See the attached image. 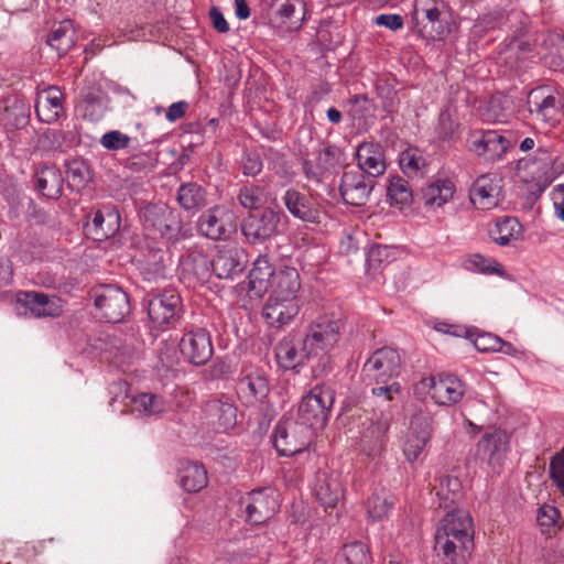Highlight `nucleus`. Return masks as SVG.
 <instances>
[{
    "instance_id": "obj_36",
    "label": "nucleus",
    "mask_w": 564,
    "mask_h": 564,
    "mask_svg": "<svg viewBox=\"0 0 564 564\" xmlns=\"http://www.w3.org/2000/svg\"><path fill=\"white\" fill-rule=\"evenodd\" d=\"M301 289L300 273L293 267L280 265L269 290L271 295L299 297Z\"/></svg>"
},
{
    "instance_id": "obj_62",
    "label": "nucleus",
    "mask_w": 564,
    "mask_h": 564,
    "mask_svg": "<svg viewBox=\"0 0 564 564\" xmlns=\"http://www.w3.org/2000/svg\"><path fill=\"white\" fill-rule=\"evenodd\" d=\"M263 169V162L259 153L246 151L241 158V170L246 176H257Z\"/></svg>"
},
{
    "instance_id": "obj_3",
    "label": "nucleus",
    "mask_w": 564,
    "mask_h": 564,
    "mask_svg": "<svg viewBox=\"0 0 564 564\" xmlns=\"http://www.w3.org/2000/svg\"><path fill=\"white\" fill-rule=\"evenodd\" d=\"M530 26L531 19L525 12L499 4L487 7L478 15L473 25V32L482 36L490 31H506L509 33L511 41H516L527 35Z\"/></svg>"
},
{
    "instance_id": "obj_57",
    "label": "nucleus",
    "mask_w": 564,
    "mask_h": 564,
    "mask_svg": "<svg viewBox=\"0 0 564 564\" xmlns=\"http://www.w3.org/2000/svg\"><path fill=\"white\" fill-rule=\"evenodd\" d=\"M349 115L354 120H361L371 111L372 102L367 95H354L348 99Z\"/></svg>"
},
{
    "instance_id": "obj_44",
    "label": "nucleus",
    "mask_w": 564,
    "mask_h": 564,
    "mask_svg": "<svg viewBox=\"0 0 564 564\" xmlns=\"http://www.w3.org/2000/svg\"><path fill=\"white\" fill-rule=\"evenodd\" d=\"M207 471L202 464L187 463L180 471L181 487L187 492H197L207 486Z\"/></svg>"
},
{
    "instance_id": "obj_55",
    "label": "nucleus",
    "mask_w": 564,
    "mask_h": 564,
    "mask_svg": "<svg viewBox=\"0 0 564 564\" xmlns=\"http://www.w3.org/2000/svg\"><path fill=\"white\" fill-rule=\"evenodd\" d=\"M110 401L109 405L113 411L124 412L126 400L129 398V383L124 380L113 381L109 386Z\"/></svg>"
},
{
    "instance_id": "obj_34",
    "label": "nucleus",
    "mask_w": 564,
    "mask_h": 564,
    "mask_svg": "<svg viewBox=\"0 0 564 564\" xmlns=\"http://www.w3.org/2000/svg\"><path fill=\"white\" fill-rule=\"evenodd\" d=\"M563 167L555 151L539 147L532 161L531 174L549 184L562 173Z\"/></svg>"
},
{
    "instance_id": "obj_2",
    "label": "nucleus",
    "mask_w": 564,
    "mask_h": 564,
    "mask_svg": "<svg viewBox=\"0 0 564 564\" xmlns=\"http://www.w3.org/2000/svg\"><path fill=\"white\" fill-rule=\"evenodd\" d=\"M453 17L444 0H415L411 31L429 41H442L451 33Z\"/></svg>"
},
{
    "instance_id": "obj_20",
    "label": "nucleus",
    "mask_w": 564,
    "mask_h": 564,
    "mask_svg": "<svg viewBox=\"0 0 564 564\" xmlns=\"http://www.w3.org/2000/svg\"><path fill=\"white\" fill-rule=\"evenodd\" d=\"M246 505L247 520L251 524H262L279 510L278 495L269 488L252 490L242 501Z\"/></svg>"
},
{
    "instance_id": "obj_53",
    "label": "nucleus",
    "mask_w": 564,
    "mask_h": 564,
    "mask_svg": "<svg viewBox=\"0 0 564 564\" xmlns=\"http://www.w3.org/2000/svg\"><path fill=\"white\" fill-rule=\"evenodd\" d=\"M53 145L62 151H67L80 143V133L77 124H67L65 129L52 132Z\"/></svg>"
},
{
    "instance_id": "obj_15",
    "label": "nucleus",
    "mask_w": 564,
    "mask_h": 564,
    "mask_svg": "<svg viewBox=\"0 0 564 564\" xmlns=\"http://www.w3.org/2000/svg\"><path fill=\"white\" fill-rule=\"evenodd\" d=\"M528 107L531 115L536 119L554 127L562 117V100L549 86H540L530 90L528 95Z\"/></svg>"
},
{
    "instance_id": "obj_47",
    "label": "nucleus",
    "mask_w": 564,
    "mask_h": 564,
    "mask_svg": "<svg viewBox=\"0 0 564 564\" xmlns=\"http://www.w3.org/2000/svg\"><path fill=\"white\" fill-rule=\"evenodd\" d=\"M340 564H371L372 557L369 547L360 542L346 543L337 554Z\"/></svg>"
},
{
    "instance_id": "obj_16",
    "label": "nucleus",
    "mask_w": 564,
    "mask_h": 564,
    "mask_svg": "<svg viewBox=\"0 0 564 564\" xmlns=\"http://www.w3.org/2000/svg\"><path fill=\"white\" fill-rule=\"evenodd\" d=\"M423 389L438 405L449 406L458 403L465 395V383L454 375H438L420 381Z\"/></svg>"
},
{
    "instance_id": "obj_8",
    "label": "nucleus",
    "mask_w": 564,
    "mask_h": 564,
    "mask_svg": "<svg viewBox=\"0 0 564 564\" xmlns=\"http://www.w3.org/2000/svg\"><path fill=\"white\" fill-rule=\"evenodd\" d=\"M339 337L340 322L332 316H319L312 322L303 338L304 350L312 357L322 356V359L328 360V352L337 345Z\"/></svg>"
},
{
    "instance_id": "obj_10",
    "label": "nucleus",
    "mask_w": 564,
    "mask_h": 564,
    "mask_svg": "<svg viewBox=\"0 0 564 564\" xmlns=\"http://www.w3.org/2000/svg\"><path fill=\"white\" fill-rule=\"evenodd\" d=\"M95 306L109 323H120L130 314V299L122 288L104 284L94 289Z\"/></svg>"
},
{
    "instance_id": "obj_38",
    "label": "nucleus",
    "mask_w": 564,
    "mask_h": 564,
    "mask_svg": "<svg viewBox=\"0 0 564 564\" xmlns=\"http://www.w3.org/2000/svg\"><path fill=\"white\" fill-rule=\"evenodd\" d=\"M28 119L29 108L22 98L12 96L3 100L0 121L6 128L20 129L28 123Z\"/></svg>"
},
{
    "instance_id": "obj_24",
    "label": "nucleus",
    "mask_w": 564,
    "mask_h": 564,
    "mask_svg": "<svg viewBox=\"0 0 564 564\" xmlns=\"http://www.w3.org/2000/svg\"><path fill=\"white\" fill-rule=\"evenodd\" d=\"M501 180L495 174H484L477 177L469 189L471 204L482 210L497 207L501 200Z\"/></svg>"
},
{
    "instance_id": "obj_11",
    "label": "nucleus",
    "mask_w": 564,
    "mask_h": 564,
    "mask_svg": "<svg viewBox=\"0 0 564 564\" xmlns=\"http://www.w3.org/2000/svg\"><path fill=\"white\" fill-rule=\"evenodd\" d=\"M362 372L373 384L388 383L401 373V357L392 347L376 349L366 360Z\"/></svg>"
},
{
    "instance_id": "obj_32",
    "label": "nucleus",
    "mask_w": 564,
    "mask_h": 564,
    "mask_svg": "<svg viewBox=\"0 0 564 564\" xmlns=\"http://www.w3.org/2000/svg\"><path fill=\"white\" fill-rule=\"evenodd\" d=\"M204 413L217 432H228L237 423V408L218 399L207 401Z\"/></svg>"
},
{
    "instance_id": "obj_35",
    "label": "nucleus",
    "mask_w": 564,
    "mask_h": 564,
    "mask_svg": "<svg viewBox=\"0 0 564 564\" xmlns=\"http://www.w3.org/2000/svg\"><path fill=\"white\" fill-rule=\"evenodd\" d=\"M64 177L55 165L44 166L35 173V188L42 196L58 199L63 194Z\"/></svg>"
},
{
    "instance_id": "obj_26",
    "label": "nucleus",
    "mask_w": 564,
    "mask_h": 564,
    "mask_svg": "<svg viewBox=\"0 0 564 564\" xmlns=\"http://www.w3.org/2000/svg\"><path fill=\"white\" fill-rule=\"evenodd\" d=\"M172 262V254L165 243H162V246L148 245L140 264V271L144 280L149 282L158 281L166 278Z\"/></svg>"
},
{
    "instance_id": "obj_45",
    "label": "nucleus",
    "mask_w": 564,
    "mask_h": 564,
    "mask_svg": "<svg viewBox=\"0 0 564 564\" xmlns=\"http://www.w3.org/2000/svg\"><path fill=\"white\" fill-rule=\"evenodd\" d=\"M75 31L70 20H64L55 26L47 36L46 43L59 56L65 55L74 45Z\"/></svg>"
},
{
    "instance_id": "obj_7",
    "label": "nucleus",
    "mask_w": 564,
    "mask_h": 564,
    "mask_svg": "<svg viewBox=\"0 0 564 564\" xmlns=\"http://www.w3.org/2000/svg\"><path fill=\"white\" fill-rule=\"evenodd\" d=\"M286 216L282 210L265 207L248 215L241 224V231L251 243H263L284 230Z\"/></svg>"
},
{
    "instance_id": "obj_1",
    "label": "nucleus",
    "mask_w": 564,
    "mask_h": 564,
    "mask_svg": "<svg viewBox=\"0 0 564 564\" xmlns=\"http://www.w3.org/2000/svg\"><path fill=\"white\" fill-rule=\"evenodd\" d=\"M474 534V522L468 511H448L434 535V550L442 564H467L475 547Z\"/></svg>"
},
{
    "instance_id": "obj_43",
    "label": "nucleus",
    "mask_w": 564,
    "mask_h": 564,
    "mask_svg": "<svg viewBox=\"0 0 564 564\" xmlns=\"http://www.w3.org/2000/svg\"><path fill=\"white\" fill-rule=\"evenodd\" d=\"M183 274L192 276L197 282L208 280L212 269V260L202 252H191L181 260Z\"/></svg>"
},
{
    "instance_id": "obj_37",
    "label": "nucleus",
    "mask_w": 564,
    "mask_h": 564,
    "mask_svg": "<svg viewBox=\"0 0 564 564\" xmlns=\"http://www.w3.org/2000/svg\"><path fill=\"white\" fill-rule=\"evenodd\" d=\"M278 268H273L268 256L260 254L253 262L249 272V286L256 294L261 295L269 291Z\"/></svg>"
},
{
    "instance_id": "obj_19",
    "label": "nucleus",
    "mask_w": 564,
    "mask_h": 564,
    "mask_svg": "<svg viewBox=\"0 0 564 564\" xmlns=\"http://www.w3.org/2000/svg\"><path fill=\"white\" fill-rule=\"evenodd\" d=\"M468 141L470 151L491 162L501 160L511 145V142L496 130L474 131Z\"/></svg>"
},
{
    "instance_id": "obj_61",
    "label": "nucleus",
    "mask_w": 564,
    "mask_h": 564,
    "mask_svg": "<svg viewBox=\"0 0 564 564\" xmlns=\"http://www.w3.org/2000/svg\"><path fill=\"white\" fill-rule=\"evenodd\" d=\"M100 143L107 150L117 151L128 148L130 138L118 130H112L101 137Z\"/></svg>"
},
{
    "instance_id": "obj_9",
    "label": "nucleus",
    "mask_w": 564,
    "mask_h": 564,
    "mask_svg": "<svg viewBox=\"0 0 564 564\" xmlns=\"http://www.w3.org/2000/svg\"><path fill=\"white\" fill-rule=\"evenodd\" d=\"M314 432L297 421H279L272 433L273 446L281 456H293L307 448Z\"/></svg>"
},
{
    "instance_id": "obj_63",
    "label": "nucleus",
    "mask_w": 564,
    "mask_h": 564,
    "mask_svg": "<svg viewBox=\"0 0 564 564\" xmlns=\"http://www.w3.org/2000/svg\"><path fill=\"white\" fill-rule=\"evenodd\" d=\"M560 516L561 513L556 507L543 505L538 509L536 521L542 529H550L557 523Z\"/></svg>"
},
{
    "instance_id": "obj_40",
    "label": "nucleus",
    "mask_w": 564,
    "mask_h": 564,
    "mask_svg": "<svg viewBox=\"0 0 564 564\" xmlns=\"http://www.w3.org/2000/svg\"><path fill=\"white\" fill-rule=\"evenodd\" d=\"M177 203L191 216L207 205L206 189L197 183L182 184L177 189Z\"/></svg>"
},
{
    "instance_id": "obj_13",
    "label": "nucleus",
    "mask_w": 564,
    "mask_h": 564,
    "mask_svg": "<svg viewBox=\"0 0 564 564\" xmlns=\"http://www.w3.org/2000/svg\"><path fill=\"white\" fill-rule=\"evenodd\" d=\"M434 419L424 413L414 414L410 421L402 451L409 463L420 459L434 433Z\"/></svg>"
},
{
    "instance_id": "obj_12",
    "label": "nucleus",
    "mask_w": 564,
    "mask_h": 564,
    "mask_svg": "<svg viewBox=\"0 0 564 564\" xmlns=\"http://www.w3.org/2000/svg\"><path fill=\"white\" fill-rule=\"evenodd\" d=\"M197 230L212 240H225L237 230L236 216L224 205H216L202 213L197 219Z\"/></svg>"
},
{
    "instance_id": "obj_42",
    "label": "nucleus",
    "mask_w": 564,
    "mask_h": 564,
    "mask_svg": "<svg viewBox=\"0 0 564 564\" xmlns=\"http://www.w3.org/2000/svg\"><path fill=\"white\" fill-rule=\"evenodd\" d=\"M454 193V183L451 180L442 178L423 188L422 198L427 207H441L453 198Z\"/></svg>"
},
{
    "instance_id": "obj_21",
    "label": "nucleus",
    "mask_w": 564,
    "mask_h": 564,
    "mask_svg": "<svg viewBox=\"0 0 564 564\" xmlns=\"http://www.w3.org/2000/svg\"><path fill=\"white\" fill-rule=\"evenodd\" d=\"M248 264L247 252L238 246H224L212 259V271L218 279L234 280Z\"/></svg>"
},
{
    "instance_id": "obj_48",
    "label": "nucleus",
    "mask_w": 564,
    "mask_h": 564,
    "mask_svg": "<svg viewBox=\"0 0 564 564\" xmlns=\"http://www.w3.org/2000/svg\"><path fill=\"white\" fill-rule=\"evenodd\" d=\"M67 185L72 191L79 192L90 181V171L83 160H70L66 163Z\"/></svg>"
},
{
    "instance_id": "obj_5",
    "label": "nucleus",
    "mask_w": 564,
    "mask_h": 564,
    "mask_svg": "<svg viewBox=\"0 0 564 564\" xmlns=\"http://www.w3.org/2000/svg\"><path fill=\"white\" fill-rule=\"evenodd\" d=\"M335 391L326 384H316L305 394L299 405V423L310 426L311 431L323 429L330 415Z\"/></svg>"
},
{
    "instance_id": "obj_54",
    "label": "nucleus",
    "mask_w": 564,
    "mask_h": 564,
    "mask_svg": "<svg viewBox=\"0 0 564 564\" xmlns=\"http://www.w3.org/2000/svg\"><path fill=\"white\" fill-rule=\"evenodd\" d=\"M135 410L144 415H155L164 411L163 398L152 393H141L133 398Z\"/></svg>"
},
{
    "instance_id": "obj_22",
    "label": "nucleus",
    "mask_w": 564,
    "mask_h": 564,
    "mask_svg": "<svg viewBox=\"0 0 564 564\" xmlns=\"http://www.w3.org/2000/svg\"><path fill=\"white\" fill-rule=\"evenodd\" d=\"M237 387L239 398L247 405L262 402L270 391L265 371L254 367H245L242 369Z\"/></svg>"
},
{
    "instance_id": "obj_29",
    "label": "nucleus",
    "mask_w": 564,
    "mask_h": 564,
    "mask_svg": "<svg viewBox=\"0 0 564 564\" xmlns=\"http://www.w3.org/2000/svg\"><path fill=\"white\" fill-rule=\"evenodd\" d=\"M299 311V297L270 295L263 308V316L271 326L282 327L293 321Z\"/></svg>"
},
{
    "instance_id": "obj_58",
    "label": "nucleus",
    "mask_w": 564,
    "mask_h": 564,
    "mask_svg": "<svg viewBox=\"0 0 564 564\" xmlns=\"http://www.w3.org/2000/svg\"><path fill=\"white\" fill-rule=\"evenodd\" d=\"M389 426V421L386 417L380 416L376 420H371L369 425L364 431V436L373 440L381 446L383 444Z\"/></svg>"
},
{
    "instance_id": "obj_64",
    "label": "nucleus",
    "mask_w": 564,
    "mask_h": 564,
    "mask_svg": "<svg viewBox=\"0 0 564 564\" xmlns=\"http://www.w3.org/2000/svg\"><path fill=\"white\" fill-rule=\"evenodd\" d=\"M156 159L151 153H140L131 155L127 161V166L135 172L150 171L155 167Z\"/></svg>"
},
{
    "instance_id": "obj_6",
    "label": "nucleus",
    "mask_w": 564,
    "mask_h": 564,
    "mask_svg": "<svg viewBox=\"0 0 564 564\" xmlns=\"http://www.w3.org/2000/svg\"><path fill=\"white\" fill-rule=\"evenodd\" d=\"M143 305L149 319L155 328L166 329L175 327L182 316V299L175 289H164L156 293H148Z\"/></svg>"
},
{
    "instance_id": "obj_59",
    "label": "nucleus",
    "mask_w": 564,
    "mask_h": 564,
    "mask_svg": "<svg viewBox=\"0 0 564 564\" xmlns=\"http://www.w3.org/2000/svg\"><path fill=\"white\" fill-rule=\"evenodd\" d=\"M549 475L553 484L564 492V452H558L551 458Z\"/></svg>"
},
{
    "instance_id": "obj_56",
    "label": "nucleus",
    "mask_w": 564,
    "mask_h": 564,
    "mask_svg": "<svg viewBox=\"0 0 564 564\" xmlns=\"http://www.w3.org/2000/svg\"><path fill=\"white\" fill-rule=\"evenodd\" d=\"M400 167L405 175L416 174L424 165L425 159L416 149H408L400 154Z\"/></svg>"
},
{
    "instance_id": "obj_30",
    "label": "nucleus",
    "mask_w": 564,
    "mask_h": 564,
    "mask_svg": "<svg viewBox=\"0 0 564 564\" xmlns=\"http://www.w3.org/2000/svg\"><path fill=\"white\" fill-rule=\"evenodd\" d=\"M311 357L312 355L304 350V340H297L293 335L283 337L275 347L276 362L284 370H294Z\"/></svg>"
},
{
    "instance_id": "obj_17",
    "label": "nucleus",
    "mask_w": 564,
    "mask_h": 564,
    "mask_svg": "<svg viewBox=\"0 0 564 564\" xmlns=\"http://www.w3.org/2000/svg\"><path fill=\"white\" fill-rule=\"evenodd\" d=\"M180 351L189 364L204 366L214 355L209 333L200 327L185 332L180 340Z\"/></svg>"
},
{
    "instance_id": "obj_41",
    "label": "nucleus",
    "mask_w": 564,
    "mask_h": 564,
    "mask_svg": "<svg viewBox=\"0 0 564 564\" xmlns=\"http://www.w3.org/2000/svg\"><path fill=\"white\" fill-rule=\"evenodd\" d=\"M522 231V226L517 218L503 216L488 226L490 239L500 246H508L512 240H517Z\"/></svg>"
},
{
    "instance_id": "obj_52",
    "label": "nucleus",
    "mask_w": 564,
    "mask_h": 564,
    "mask_svg": "<svg viewBox=\"0 0 564 564\" xmlns=\"http://www.w3.org/2000/svg\"><path fill=\"white\" fill-rule=\"evenodd\" d=\"M238 200L243 208L258 209L267 202L263 186L256 184L243 185L238 192Z\"/></svg>"
},
{
    "instance_id": "obj_50",
    "label": "nucleus",
    "mask_w": 564,
    "mask_h": 564,
    "mask_svg": "<svg viewBox=\"0 0 564 564\" xmlns=\"http://www.w3.org/2000/svg\"><path fill=\"white\" fill-rule=\"evenodd\" d=\"M377 96L381 100L383 111L392 115L398 111L400 98L393 80L378 79L376 83Z\"/></svg>"
},
{
    "instance_id": "obj_14",
    "label": "nucleus",
    "mask_w": 564,
    "mask_h": 564,
    "mask_svg": "<svg viewBox=\"0 0 564 564\" xmlns=\"http://www.w3.org/2000/svg\"><path fill=\"white\" fill-rule=\"evenodd\" d=\"M510 448V435L500 427L488 429L476 445V455L492 470L500 468Z\"/></svg>"
},
{
    "instance_id": "obj_33",
    "label": "nucleus",
    "mask_w": 564,
    "mask_h": 564,
    "mask_svg": "<svg viewBox=\"0 0 564 564\" xmlns=\"http://www.w3.org/2000/svg\"><path fill=\"white\" fill-rule=\"evenodd\" d=\"M316 499L324 508H334L343 498L340 477L335 473H318L314 486Z\"/></svg>"
},
{
    "instance_id": "obj_28",
    "label": "nucleus",
    "mask_w": 564,
    "mask_h": 564,
    "mask_svg": "<svg viewBox=\"0 0 564 564\" xmlns=\"http://www.w3.org/2000/svg\"><path fill=\"white\" fill-rule=\"evenodd\" d=\"M35 113L41 122L52 124L65 115L64 94L56 86H50L37 93Z\"/></svg>"
},
{
    "instance_id": "obj_23",
    "label": "nucleus",
    "mask_w": 564,
    "mask_h": 564,
    "mask_svg": "<svg viewBox=\"0 0 564 564\" xmlns=\"http://www.w3.org/2000/svg\"><path fill=\"white\" fill-rule=\"evenodd\" d=\"M120 227L121 216L118 207L112 204L100 206L85 224V230L98 241L115 237Z\"/></svg>"
},
{
    "instance_id": "obj_46",
    "label": "nucleus",
    "mask_w": 564,
    "mask_h": 564,
    "mask_svg": "<svg viewBox=\"0 0 564 564\" xmlns=\"http://www.w3.org/2000/svg\"><path fill=\"white\" fill-rule=\"evenodd\" d=\"M462 489V482L457 477H442L436 491V496L440 499V507L447 509L457 503L463 496Z\"/></svg>"
},
{
    "instance_id": "obj_27",
    "label": "nucleus",
    "mask_w": 564,
    "mask_h": 564,
    "mask_svg": "<svg viewBox=\"0 0 564 564\" xmlns=\"http://www.w3.org/2000/svg\"><path fill=\"white\" fill-rule=\"evenodd\" d=\"M17 303L25 308V314L40 317H57L62 314L59 299L50 296L42 292L24 291L20 292Z\"/></svg>"
},
{
    "instance_id": "obj_18",
    "label": "nucleus",
    "mask_w": 564,
    "mask_h": 564,
    "mask_svg": "<svg viewBox=\"0 0 564 564\" xmlns=\"http://www.w3.org/2000/svg\"><path fill=\"white\" fill-rule=\"evenodd\" d=\"M286 210L303 223L319 224L322 207L317 198L310 193L288 188L281 197Z\"/></svg>"
},
{
    "instance_id": "obj_39",
    "label": "nucleus",
    "mask_w": 564,
    "mask_h": 564,
    "mask_svg": "<svg viewBox=\"0 0 564 564\" xmlns=\"http://www.w3.org/2000/svg\"><path fill=\"white\" fill-rule=\"evenodd\" d=\"M78 108L85 119L99 121L106 111L105 95L98 87H86L80 91Z\"/></svg>"
},
{
    "instance_id": "obj_51",
    "label": "nucleus",
    "mask_w": 564,
    "mask_h": 564,
    "mask_svg": "<svg viewBox=\"0 0 564 564\" xmlns=\"http://www.w3.org/2000/svg\"><path fill=\"white\" fill-rule=\"evenodd\" d=\"M394 506L392 496L386 492H375L367 501V513L373 521L386 518Z\"/></svg>"
},
{
    "instance_id": "obj_31",
    "label": "nucleus",
    "mask_w": 564,
    "mask_h": 564,
    "mask_svg": "<svg viewBox=\"0 0 564 564\" xmlns=\"http://www.w3.org/2000/svg\"><path fill=\"white\" fill-rule=\"evenodd\" d=\"M357 162L359 172L367 174V177L375 178L386 172L384 150L376 142H362L357 150Z\"/></svg>"
},
{
    "instance_id": "obj_4",
    "label": "nucleus",
    "mask_w": 564,
    "mask_h": 564,
    "mask_svg": "<svg viewBox=\"0 0 564 564\" xmlns=\"http://www.w3.org/2000/svg\"><path fill=\"white\" fill-rule=\"evenodd\" d=\"M140 219L148 235L160 236L166 242L187 237L180 215L165 205H147L141 209Z\"/></svg>"
},
{
    "instance_id": "obj_60",
    "label": "nucleus",
    "mask_w": 564,
    "mask_h": 564,
    "mask_svg": "<svg viewBox=\"0 0 564 564\" xmlns=\"http://www.w3.org/2000/svg\"><path fill=\"white\" fill-rule=\"evenodd\" d=\"M455 129L456 124L452 117L448 113L443 112L440 115L434 128L435 138L438 141H449L454 137Z\"/></svg>"
},
{
    "instance_id": "obj_25",
    "label": "nucleus",
    "mask_w": 564,
    "mask_h": 564,
    "mask_svg": "<svg viewBox=\"0 0 564 564\" xmlns=\"http://www.w3.org/2000/svg\"><path fill=\"white\" fill-rule=\"evenodd\" d=\"M375 181L362 172H345L340 180L339 192L344 202L351 206H364L375 187Z\"/></svg>"
},
{
    "instance_id": "obj_49",
    "label": "nucleus",
    "mask_w": 564,
    "mask_h": 564,
    "mask_svg": "<svg viewBox=\"0 0 564 564\" xmlns=\"http://www.w3.org/2000/svg\"><path fill=\"white\" fill-rule=\"evenodd\" d=\"M387 195L391 204L398 205L400 208L410 205L412 202V189L408 181L399 175L389 178Z\"/></svg>"
}]
</instances>
